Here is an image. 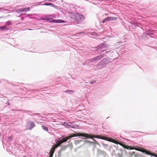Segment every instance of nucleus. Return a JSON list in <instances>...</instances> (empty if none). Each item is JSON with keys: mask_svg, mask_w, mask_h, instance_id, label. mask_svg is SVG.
Segmentation results:
<instances>
[{"mask_svg": "<svg viewBox=\"0 0 157 157\" xmlns=\"http://www.w3.org/2000/svg\"><path fill=\"white\" fill-rule=\"evenodd\" d=\"M154 33L153 30H147L146 33H144L141 35V37L142 39H146L147 36H150V35H153Z\"/></svg>", "mask_w": 157, "mask_h": 157, "instance_id": "obj_1", "label": "nucleus"}, {"mask_svg": "<svg viewBox=\"0 0 157 157\" xmlns=\"http://www.w3.org/2000/svg\"><path fill=\"white\" fill-rule=\"evenodd\" d=\"M69 139V138L68 136L66 137L63 136L59 138L57 142V140H56V142H58V146H60L62 143L66 142Z\"/></svg>", "mask_w": 157, "mask_h": 157, "instance_id": "obj_2", "label": "nucleus"}, {"mask_svg": "<svg viewBox=\"0 0 157 157\" xmlns=\"http://www.w3.org/2000/svg\"><path fill=\"white\" fill-rule=\"evenodd\" d=\"M87 135H87L86 133H76L71 134L70 136H68V137H69V139L71 138L72 137L77 136H82L86 138V137L87 136Z\"/></svg>", "mask_w": 157, "mask_h": 157, "instance_id": "obj_3", "label": "nucleus"}, {"mask_svg": "<svg viewBox=\"0 0 157 157\" xmlns=\"http://www.w3.org/2000/svg\"><path fill=\"white\" fill-rule=\"evenodd\" d=\"M100 139L105 140L110 142L115 143L116 140L110 138L106 137L105 136H103L101 135H100Z\"/></svg>", "mask_w": 157, "mask_h": 157, "instance_id": "obj_4", "label": "nucleus"}, {"mask_svg": "<svg viewBox=\"0 0 157 157\" xmlns=\"http://www.w3.org/2000/svg\"><path fill=\"white\" fill-rule=\"evenodd\" d=\"M27 124L28 125H29L28 129L30 130H31L33 127L35 126L34 123L31 121H28L27 123Z\"/></svg>", "mask_w": 157, "mask_h": 157, "instance_id": "obj_5", "label": "nucleus"}, {"mask_svg": "<svg viewBox=\"0 0 157 157\" xmlns=\"http://www.w3.org/2000/svg\"><path fill=\"white\" fill-rule=\"evenodd\" d=\"M87 135V136L86 138L87 139H92L93 138H96L99 139L100 135H97L96 136H95L94 134H86Z\"/></svg>", "mask_w": 157, "mask_h": 157, "instance_id": "obj_6", "label": "nucleus"}, {"mask_svg": "<svg viewBox=\"0 0 157 157\" xmlns=\"http://www.w3.org/2000/svg\"><path fill=\"white\" fill-rule=\"evenodd\" d=\"M105 44L104 43H103L101 44L98 45L96 48V50L98 51L99 50L100 51L101 50L102 52H104V50H102V49H103L105 47Z\"/></svg>", "mask_w": 157, "mask_h": 157, "instance_id": "obj_7", "label": "nucleus"}, {"mask_svg": "<svg viewBox=\"0 0 157 157\" xmlns=\"http://www.w3.org/2000/svg\"><path fill=\"white\" fill-rule=\"evenodd\" d=\"M104 56V54H103L101 55L97 56L93 58L94 62L101 59Z\"/></svg>", "mask_w": 157, "mask_h": 157, "instance_id": "obj_8", "label": "nucleus"}, {"mask_svg": "<svg viewBox=\"0 0 157 157\" xmlns=\"http://www.w3.org/2000/svg\"><path fill=\"white\" fill-rule=\"evenodd\" d=\"M58 146H53V147L50 150L49 155H51V156H53L55 150Z\"/></svg>", "mask_w": 157, "mask_h": 157, "instance_id": "obj_9", "label": "nucleus"}, {"mask_svg": "<svg viewBox=\"0 0 157 157\" xmlns=\"http://www.w3.org/2000/svg\"><path fill=\"white\" fill-rule=\"evenodd\" d=\"M70 128H75L79 127V125L76 124L74 122H70Z\"/></svg>", "mask_w": 157, "mask_h": 157, "instance_id": "obj_10", "label": "nucleus"}, {"mask_svg": "<svg viewBox=\"0 0 157 157\" xmlns=\"http://www.w3.org/2000/svg\"><path fill=\"white\" fill-rule=\"evenodd\" d=\"M101 144L102 146L106 149L109 151H110L111 148V146H109L108 145L106 144H105L103 143H101Z\"/></svg>", "mask_w": 157, "mask_h": 157, "instance_id": "obj_11", "label": "nucleus"}, {"mask_svg": "<svg viewBox=\"0 0 157 157\" xmlns=\"http://www.w3.org/2000/svg\"><path fill=\"white\" fill-rule=\"evenodd\" d=\"M30 10V8L29 7L21 8L20 9V11H21V12H26L29 11Z\"/></svg>", "mask_w": 157, "mask_h": 157, "instance_id": "obj_12", "label": "nucleus"}, {"mask_svg": "<svg viewBox=\"0 0 157 157\" xmlns=\"http://www.w3.org/2000/svg\"><path fill=\"white\" fill-rule=\"evenodd\" d=\"M127 149L128 150L135 149L137 151H140V149H141L142 148L141 147H139V149L136 148L135 147L128 146Z\"/></svg>", "mask_w": 157, "mask_h": 157, "instance_id": "obj_13", "label": "nucleus"}, {"mask_svg": "<svg viewBox=\"0 0 157 157\" xmlns=\"http://www.w3.org/2000/svg\"><path fill=\"white\" fill-rule=\"evenodd\" d=\"M79 17V14H76L75 18V21L77 22H80V19Z\"/></svg>", "mask_w": 157, "mask_h": 157, "instance_id": "obj_14", "label": "nucleus"}, {"mask_svg": "<svg viewBox=\"0 0 157 157\" xmlns=\"http://www.w3.org/2000/svg\"><path fill=\"white\" fill-rule=\"evenodd\" d=\"M109 59L107 58H105L101 60L103 64H106L108 63Z\"/></svg>", "mask_w": 157, "mask_h": 157, "instance_id": "obj_15", "label": "nucleus"}, {"mask_svg": "<svg viewBox=\"0 0 157 157\" xmlns=\"http://www.w3.org/2000/svg\"><path fill=\"white\" fill-rule=\"evenodd\" d=\"M0 30L1 31H4L5 30H9L8 28H6V26H0Z\"/></svg>", "mask_w": 157, "mask_h": 157, "instance_id": "obj_16", "label": "nucleus"}, {"mask_svg": "<svg viewBox=\"0 0 157 157\" xmlns=\"http://www.w3.org/2000/svg\"><path fill=\"white\" fill-rule=\"evenodd\" d=\"M69 123H70V122H68V123H67L66 122H65L63 123V125L67 128H70V124H69Z\"/></svg>", "mask_w": 157, "mask_h": 157, "instance_id": "obj_17", "label": "nucleus"}, {"mask_svg": "<svg viewBox=\"0 0 157 157\" xmlns=\"http://www.w3.org/2000/svg\"><path fill=\"white\" fill-rule=\"evenodd\" d=\"M108 18L109 21L116 20L117 19V17H109Z\"/></svg>", "mask_w": 157, "mask_h": 157, "instance_id": "obj_18", "label": "nucleus"}, {"mask_svg": "<svg viewBox=\"0 0 157 157\" xmlns=\"http://www.w3.org/2000/svg\"><path fill=\"white\" fill-rule=\"evenodd\" d=\"M93 140V142H90V143L91 144H99L98 143V142L95 139H94V138H93L92 139H91Z\"/></svg>", "mask_w": 157, "mask_h": 157, "instance_id": "obj_19", "label": "nucleus"}, {"mask_svg": "<svg viewBox=\"0 0 157 157\" xmlns=\"http://www.w3.org/2000/svg\"><path fill=\"white\" fill-rule=\"evenodd\" d=\"M128 25L129 26L130 25H132L133 27L134 28V27H136V26H137V24L136 23H132L131 22H128Z\"/></svg>", "mask_w": 157, "mask_h": 157, "instance_id": "obj_20", "label": "nucleus"}, {"mask_svg": "<svg viewBox=\"0 0 157 157\" xmlns=\"http://www.w3.org/2000/svg\"><path fill=\"white\" fill-rule=\"evenodd\" d=\"M43 5H45V6H49V5H50L53 7H54V5L52 3H45L44 4H43Z\"/></svg>", "mask_w": 157, "mask_h": 157, "instance_id": "obj_21", "label": "nucleus"}, {"mask_svg": "<svg viewBox=\"0 0 157 157\" xmlns=\"http://www.w3.org/2000/svg\"><path fill=\"white\" fill-rule=\"evenodd\" d=\"M42 129L44 131H45L47 132H48V128L46 126H44V125H42Z\"/></svg>", "mask_w": 157, "mask_h": 157, "instance_id": "obj_22", "label": "nucleus"}, {"mask_svg": "<svg viewBox=\"0 0 157 157\" xmlns=\"http://www.w3.org/2000/svg\"><path fill=\"white\" fill-rule=\"evenodd\" d=\"M116 157H122V152L121 151L120 153H118L116 154Z\"/></svg>", "mask_w": 157, "mask_h": 157, "instance_id": "obj_23", "label": "nucleus"}, {"mask_svg": "<svg viewBox=\"0 0 157 157\" xmlns=\"http://www.w3.org/2000/svg\"><path fill=\"white\" fill-rule=\"evenodd\" d=\"M50 22L58 23V19H52L50 21Z\"/></svg>", "mask_w": 157, "mask_h": 157, "instance_id": "obj_24", "label": "nucleus"}, {"mask_svg": "<svg viewBox=\"0 0 157 157\" xmlns=\"http://www.w3.org/2000/svg\"><path fill=\"white\" fill-rule=\"evenodd\" d=\"M108 17L107 18H105L102 21V22L103 23H104L105 22H106L108 21H109V19H108Z\"/></svg>", "mask_w": 157, "mask_h": 157, "instance_id": "obj_25", "label": "nucleus"}, {"mask_svg": "<svg viewBox=\"0 0 157 157\" xmlns=\"http://www.w3.org/2000/svg\"><path fill=\"white\" fill-rule=\"evenodd\" d=\"M81 141V140H75L74 142L75 145H77V144H79Z\"/></svg>", "mask_w": 157, "mask_h": 157, "instance_id": "obj_26", "label": "nucleus"}, {"mask_svg": "<svg viewBox=\"0 0 157 157\" xmlns=\"http://www.w3.org/2000/svg\"><path fill=\"white\" fill-rule=\"evenodd\" d=\"M98 153L100 154H106L105 152V151H101V150L99 149H98Z\"/></svg>", "mask_w": 157, "mask_h": 157, "instance_id": "obj_27", "label": "nucleus"}, {"mask_svg": "<svg viewBox=\"0 0 157 157\" xmlns=\"http://www.w3.org/2000/svg\"><path fill=\"white\" fill-rule=\"evenodd\" d=\"M66 93L69 94H71L74 92V91L72 90H67L65 91Z\"/></svg>", "mask_w": 157, "mask_h": 157, "instance_id": "obj_28", "label": "nucleus"}, {"mask_svg": "<svg viewBox=\"0 0 157 157\" xmlns=\"http://www.w3.org/2000/svg\"><path fill=\"white\" fill-rule=\"evenodd\" d=\"M12 24V22L10 21H6V25H11Z\"/></svg>", "mask_w": 157, "mask_h": 157, "instance_id": "obj_29", "label": "nucleus"}, {"mask_svg": "<svg viewBox=\"0 0 157 157\" xmlns=\"http://www.w3.org/2000/svg\"><path fill=\"white\" fill-rule=\"evenodd\" d=\"M79 18L80 19V22L83 19V16L82 15H80L79 14Z\"/></svg>", "mask_w": 157, "mask_h": 157, "instance_id": "obj_30", "label": "nucleus"}, {"mask_svg": "<svg viewBox=\"0 0 157 157\" xmlns=\"http://www.w3.org/2000/svg\"><path fill=\"white\" fill-rule=\"evenodd\" d=\"M65 22V21L63 20L58 19V23H63Z\"/></svg>", "mask_w": 157, "mask_h": 157, "instance_id": "obj_31", "label": "nucleus"}, {"mask_svg": "<svg viewBox=\"0 0 157 157\" xmlns=\"http://www.w3.org/2000/svg\"><path fill=\"white\" fill-rule=\"evenodd\" d=\"M143 152L144 153L145 152V153H146V154L148 155H152L151 154V153H150V152L148 151L147 150H146L144 152Z\"/></svg>", "mask_w": 157, "mask_h": 157, "instance_id": "obj_32", "label": "nucleus"}, {"mask_svg": "<svg viewBox=\"0 0 157 157\" xmlns=\"http://www.w3.org/2000/svg\"><path fill=\"white\" fill-rule=\"evenodd\" d=\"M67 147V146H64V147H62V148H61V149L60 150L61 151H63L64 150H65L66 149Z\"/></svg>", "mask_w": 157, "mask_h": 157, "instance_id": "obj_33", "label": "nucleus"}, {"mask_svg": "<svg viewBox=\"0 0 157 157\" xmlns=\"http://www.w3.org/2000/svg\"><path fill=\"white\" fill-rule=\"evenodd\" d=\"M88 61L90 63L93 62H94L93 58L89 59L88 60Z\"/></svg>", "mask_w": 157, "mask_h": 157, "instance_id": "obj_34", "label": "nucleus"}, {"mask_svg": "<svg viewBox=\"0 0 157 157\" xmlns=\"http://www.w3.org/2000/svg\"><path fill=\"white\" fill-rule=\"evenodd\" d=\"M102 64H103L102 63L101 61L100 62H98V64L97 65V67L98 66H98H101Z\"/></svg>", "mask_w": 157, "mask_h": 157, "instance_id": "obj_35", "label": "nucleus"}, {"mask_svg": "<svg viewBox=\"0 0 157 157\" xmlns=\"http://www.w3.org/2000/svg\"><path fill=\"white\" fill-rule=\"evenodd\" d=\"M96 80H92L90 82V84H93V83H95L96 82Z\"/></svg>", "mask_w": 157, "mask_h": 157, "instance_id": "obj_36", "label": "nucleus"}, {"mask_svg": "<svg viewBox=\"0 0 157 157\" xmlns=\"http://www.w3.org/2000/svg\"><path fill=\"white\" fill-rule=\"evenodd\" d=\"M92 36H98V35H97V33L95 32H93V33H92Z\"/></svg>", "mask_w": 157, "mask_h": 157, "instance_id": "obj_37", "label": "nucleus"}, {"mask_svg": "<svg viewBox=\"0 0 157 157\" xmlns=\"http://www.w3.org/2000/svg\"><path fill=\"white\" fill-rule=\"evenodd\" d=\"M25 17H29V14H25Z\"/></svg>", "mask_w": 157, "mask_h": 157, "instance_id": "obj_38", "label": "nucleus"}, {"mask_svg": "<svg viewBox=\"0 0 157 157\" xmlns=\"http://www.w3.org/2000/svg\"><path fill=\"white\" fill-rule=\"evenodd\" d=\"M16 12L17 13H19L20 12H21V11H20V9L17 10H16Z\"/></svg>", "mask_w": 157, "mask_h": 157, "instance_id": "obj_39", "label": "nucleus"}, {"mask_svg": "<svg viewBox=\"0 0 157 157\" xmlns=\"http://www.w3.org/2000/svg\"><path fill=\"white\" fill-rule=\"evenodd\" d=\"M6 104L8 105H10V104L9 103V101H8V102H7L6 103Z\"/></svg>", "mask_w": 157, "mask_h": 157, "instance_id": "obj_40", "label": "nucleus"}, {"mask_svg": "<svg viewBox=\"0 0 157 157\" xmlns=\"http://www.w3.org/2000/svg\"><path fill=\"white\" fill-rule=\"evenodd\" d=\"M53 0H44V1H52Z\"/></svg>", "mask_w": 157, "mask_h": 157, "instance_id": "obj_41", "label": "nucleus"}, {"mask_svg": "<svg viewBox=\"0 0 157 157\" xmlns=\"http://www.w3.org/2000/svg\"><path fill=\"white\" fill-rule=\"evenodd\" d=\"M22 15H23V14H21L20 15L18 16V17H20Z\"/></svg>", "mask_w": 157, "mask_h": 157, "instance_id": "obj_42", "label": "nucleus"}, {"mask_svg": "<svg viewBox=\"0 0 157 157\" xmlns=\"http://www.w3.org/2000/svg\"><path fill=\"white\" fill-rule=\"evenodd\" d=\"M9 11V10H7L5 9H4V10H3V11Z\"/></svg>", "mask_w": 157, "mask_h": 157, "instance_id": "obj_43", "label": "nucleus"}, {"mask_svg": "<svg viewBox=\"0 0 157 157\" xmlns=\"http://www.w3.org/2000/svg\"><path fill=\"white\" fill-rule=\"evenodd\" d=\"M24 19V17H22L21 18V20H23Z\"/></svg>", "mask_w": 157, "mask_h": 157, "instance_id": "obj_44", "label": "nucleus"}, {"mask_svg": "<svg viewBox=\"0 0 157 157\" xmlns=\"http://www.w3.org/2000/svg\"><path fill=\"white\" fill-rule=\"evenodd\" d=\"M28 30H32V29H28Z\"/></svg>", "mask_w": 157, "mask_h": 157, "instance_id": "obj_45", "label": "nucleus"}, {"mask_svg": "<svg viewBox=\"0 0 157 157\" xmlns=\"http://www.w3.org/2000/svg\"><path fill=\"white\" fill-rule=\"evenodd\" d=\"M134 154V152H132V155H133Z\"/></svg>", "mask_w": 157, "mask_h": 157, "instance_id": "obj_46", "label": "nucleus"}, {"mask_svg": "<svg viewBox=\"0 0 157 157\" xmlns=\"http://www.w3.org/2000/svg\"><path fill=\"white\" fill-rule=\"evenodd\" d=\"M49 157H52V156H51L49 155Z\"/></svg>", "mask_w": 157, "mask_h": 157, "instance_id": "obj_47", "label": "nucleus"}, {"mask_svg": "<svg viewBox=\"0 0 157 157\" xmlns=\"http://www.w3.org/2000/svg\"><path fill=\"white\" fill-rule=\"evenodd\" d=\"M38 114H38H37V113H36V114H35H35H37H37Z\"/></svg>", "mask_w": 157, "mask_h": 157, "instance_id": "obj_48", "label": "nucleus"}, {"mask_svg": "<svg viewBox=\"0 0 157 157\" xmlns=\"http://www.w3.org/2000/svg\"><path fill=\"white\" fill-rule=\"evenodd\" d=\"M23 157H26V156H23Z\"/></svg>", "mask_w": 157, "mask_h": 157, "instance_id": "obj_49", "label": "nucleus"}, {"mask_svg": "<svg viewBox=\"0 0 157 157\" xmlns=\"http://www.w3.org/2000/svg\"><path fill=\"white\" fill-rule=\"evenodd\" d=\"M2 98V97H0V98Z\"/></svg>", "mask_w": 157, "mask_h": 157, "instance_id": "obj_50", "label": "nucleus"}]
</instances>
